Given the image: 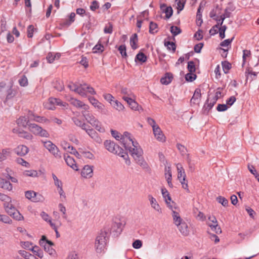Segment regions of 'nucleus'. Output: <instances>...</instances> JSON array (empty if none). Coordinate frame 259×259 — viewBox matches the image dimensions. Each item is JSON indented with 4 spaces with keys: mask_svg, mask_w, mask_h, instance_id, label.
I'll use <instances>...</instances> for the list:
<instances>
[{
    "mask_svg": "<svg viewBox=\"0 0 259 259\" xmlns=\"http://www.w3.org/2000/svg\"><path fill=\"white\" fill-rule=\"evenodd\" d=\"M112 136L117 140L120 141L124 148L128 150L136 162L143 168L147 167V163L143 157V151L139 143L134 141L128 132L123 135L116 131H111Z\"/></svg>",
    "mask_w": 259,
    "mask_h": 259,
    "instance_id": "obj_1",
    "label": "nucleus"
},
{
    "mask_svg": "<svg viewBox=\"0 0 259 259\" xmlns=\"http://www.w3.org/2000/svg\"><path fill=\"white\" fill-rule=\"evenodd\" d=\"M104 144L108 151L122 157L126 165H130L131 164V162L127 153L124 152L118 145L110 140H106Z\"/></svg>",
    "mask_w": 259,
    "mask_h": 259,
    "instance_id": "obj_2",
    "label": "nucleus"
},
{
    "mask_svg": "<svg viewBox=\"0 0 259 259\" xmlns=\"http://www.w3.org/2000/svg\"><path fill=\"white\" fill-rule=\"evenodd\" d=\"M108 239V232L105 230H101L95 241L94 248L97 253H101L104 251Z\"/></svg>",
    "mask_w": 259,
    "mask_h": 259,
    "instance_id": "obj_3",
    "label": "nucleus"
},
{
    "mask_svg": "<svg viewBox=\"0 0 259 259\" xmlns=\"http://www.w3.org/2000/svg\"><path fill=\"white\" fill-rule=\"evenodd\" d=\"M28 130L36 136L45 138H48L50 136V134L46 130L35 123H30L28 124Z\"/></svg>",
    "mask_w": 259,
    "mask_h": 259,
    "instance_id": "obj_4",
    "label": "nucleus"
},
{
    "mask_svg": "<svg viewBox=\"0 0 259 259\" xmlns=\"http://www.w3.org/2000/svg\"><path fill=\"white\" fill-rule=\"evenodd\" d=\"M88 85L85 84L82 85L80 84L78 85L76 83L70 82L68 85V88L72 91H73L81 96H86L88 92L86 89V87Z\"/></svg>",
    "mask_w": 259,
    "mask_h": 259,
    "instance_id": "obj_5",
    "label": "nucleus"
},
{
    "mask_svg": "<svg viewBox=\"0 0 259 259\" xmlns=\"http://www.w3.org/2000/svg\"><path fill=\"white\" fill-rule=\"evenodd\" d=\"M44 147L47 149L50 153L54 155V156L57 158L61 157V154L58 147L54 144L51 141H42Z\"/></svg>",
    "mask_w": 259,
    "mask_h": 259,
    "instance_id": "obj_6",
    "label": "nucleus"
},
{
    "mask_svg": "<svg viewBox=\"0 0 259 259\" xmlns=\"http://www.w3.org/2000/svg\"><path fill=\"white\" fill-rule=\"evenodd\" d=\"M122 99L125 101L130 106L131 109L135 111H140L142 110V108L138 103L133 100L132 98L123 96Z\"/></svg>",
    "mask_w": 259,
    "mask_h": 259,
    "instance_id": "obj_7",
    "label": "nucleus"
},
{
    "mask_svg": "<svg viewBox=\"0 0 259 259\" xmlns=\"http://www.w3.org/2000/svg\"><path fill=\"white\" fill-rule=\"evenodd\" d=\"M86 133L92 138L94 142L100 144L102 142L101 138L99 136L96 131L91 126L87 130Z\"/></svg>",
    "mask_w": 259,
    "mask_h": 259,
    "instance_id": "obj_8",
    "label": "nucleus"
},
{
    "mask_svg": "<svg viewBox=\"0 0 259 259\" xmlns=\"http://www.w3.org/2000/svg\"><path fill=\"white\" fill-rule=\"evenodd\" d=\"M86 133L92 138L94 142L100 144L102 142L101 138L99 136L96 131L91 126L87 130Z\"/></svg>",
    "mask_w": 259,
    "mask_h": 259,
    "instance_id": "obj_9",
    "label": "nucleus"
},
{
    "mask_svg": "<svg viewBox=\"0 0 259 259\" xmlns=\"http://www.w3.org/2000/svg\"><path fill=\"white\" fill-rule=\"evenodd\" d=\"M153 134L156 140L163 142L165 141V137L158 125H154L153 129Z\"/></svg>",
    "mask_w": 259,
    "mask_h": 259,
    "instance_id": "obj_10",
    "label": "nucleus"
},
{
    "mask_svg": "<svg viewBox=\"0 0 259 259\" xmlns=\"http://www.w3.org/2000/svg\"><path fill=\"white\" fill-rule=\"evenodd\" d=\"M28 117L30 120H34L39 123H48L50 122V120L47 118L45 117L35 115L30 111H28Z\"/></svg>",
    "mask_w": 259,
    "mask_h": 259,
    "instance_id": "obj_11",
    "label": "nucleus"
},
{
    "mask_svg": "<svg viewBox=\"0 0 259 259\" xmlns=\"http://www.w3.org/2000/svg\"><path fill=\"white\" fill-rule=\"evenodd\" d=\"M93 166L89 165H85L81 170V175L82 177L86 179L92 178L93 175Z\"/></svg>",
    "mask_w": 259,
    "mask_h": 259,
    "instance_id": "obj_12",
    "label": "nucleus"
},
{
    "mask_svg": "<svg viewBox=\"0 0 259 259\" xmlns=\"http://www.w3.org/2000/svg\"><path fill=\"white\" fill-rule=\"evenodd\" d=\"M72 120L75 125H76L77 126L80 127L85 132H87V130H88V128H90L91 127L90 125L87 124L86 123L81 120L77 117H73L72 118Z\"/></svg>",
    "mask_w": 259,
    "mask_h": 259,
    "instance_id": "obj_13",
    "label": "nucleus"
},
{
    "mask_svg": "<svg viewBox=\"0 0 259 259\" xmlns=\"http://www.w3.org/2000/svg\"><path fill=\"white\" fill-rule=\"evenodd\" d=\"M148 199L150 202L151 207H152L156 211L161 212V210L160 206L158 203L156 199L154 198L151 194L148 195Z\"/></svg>",
    "mask_w": 259,
    "mask_h": 259,
    "instance_id": "obj_14",
    "label": "nucleus"
},
{
    "mask_svg": "<svg viewBox=\"0 0 259 259\" xmlns=\"http://www.w3.org/2000/svg\"><path fill=\"white\" fill-rule=\"evenodd\" d=\"M64 158L66 164L69 166H70L75 170H78V166L75 163V160L72 157H70L69 155L65 154L64 155Z\"/></svg>",
    "mask_w": 259,
    "mask_h": 259,
    "instance_id": "obj_15",
    "label": "nucleus"
},
{
    "mask_svg": "<svg viewBox=\"0 0 259 259\" xmlns=\"http://www.w3.org/2000/svg\"><path fill=\"white\" fill-rule=\"evenodd\" d=\"M30 120L28 117V113L27 114V116H23L20 117L17 120V123L19 126H21L23 127H26L27 126H28V124L30 123L29 121Z\"/></svg>",
    "mask_w": 259,
    "mask_h": 259,
    "instance_id": "obj_16",
    "label": "nucleus"
},
{
    "mask_svg": "<svg viewBox=\"0 0 259 259\" xmlns=\"http://www.w3.org/2000/svg\"><path fill=\"white\" fill-rule=\"evenodd\" d=\"M201 90L199 89H196L194 93L193 96L191 99V103L194 104H198L201 99Z\"/></svg>",
    "mask_w": 259,
    "mask_h": 259,
    "instance_id": "obj_17",
    "label": "nucleus"
},
{
    "mask_svg": "<svg viewBox=\"0 0 259 259\" xmlns=\"http://www.w3.org/2000/svg\"><path fill=\"white\" fill-rule=\"evenodd\" d=\"M28 148L23 145H19L15 149V152L20 156L25 155L28 152Z\"/></svg>",
    "mask_w": 259,
    "mask_h": 259,
    "instance_id": "obj_18",
    "label": "nucleus"
},
{
    "mask_svg": "<svg viewBox=\"0 0 259 259\" xmlns=\"http://www.w3.org/2000/svg\"><path fill=\"white\" fill-rule=\"evenodd\" d=\"M4 208L6 212L10 216H11L13 212L17 209L12 204V202H9L4 203Z\"/></svg>",
    "mask_w": 259,
    "mask_h": 259,
    "instance_id": "obj_19",
    "label": "nucleus"
},
{
    "mask_svg": "<svg viewBox=\"0 0 259 259\" xmlns=\"http://www.w3.org/2000/svg\"><path fill=\"white\" fill-rule=\"evenodd\" d=\"M161 193L164 200L167 204V206L172 209V205L170 204L171 201V197L167 190L165 188L161 189Z\"/></svg>",
    "mask_w": 259,
    "mask_h": 259,
    "instance_id": "obj_20",
    "label": "nucleus"
},
{
    "mask_svg": "<svg viewBox=\"0 0 259 259\" xmlns=\"http://www.w3.org/2000/svg\"><path fill=\"white\" fill-rule=\"evenodd\" d=\"M165 177L168 184V186L172 188L173 187V185L171 183L172 175L171 169L169 166L165 167Z\"/></svg>",
    "mask_w": 259,
    "mask_h": 259,
    "instance_id": "obj_21",
    "label": "nucleus"
},
{
    "mask_svg": "<svg viewBox=\"0 0 259 259\" xmlns=\"http://www.w3.org/2000/svg\"><path fill=\"white\" fill-rule=\"evenodd\" d=\"M160 9L165 13L166 19H169L172 16L173 10L171 7H167L166 5L163 4L161 5Z\"/></svg>",
    "mask_w": 259,
    "mask_h": 259,
    "instance_id": "obj_22",
    "label": "nucleus"
},
{
    "mask_svg": "<svg viewBox=\"0 0 259 259\" xmlns=\"http://www.w3.org/2000/svg\"><path fill=\"white\" fill-rule=\"evenodd\" d=\"M180 232L184 236H187L189 234V230L187 224L185 222L180 223L179 226H177Z\"/></svg>",
    "mask_w": 259,
    "mask_h": 259,
    "instance_id": "obj_23",
    "label": "nucleus"
},
{
    "mask_svg": "<svg viewBox=\"0 0 259 259\" xmlns=\"http://www.w3.org/2000/svg\"><path fill=\"white\" fill-rule=\"evenodd\" d=\"M91 126L100 133H103L106 131L105 128L103 126L102 123L98 119L95 122L93 123Z\"/></svg>",
    "mask_w": 259,
    "mask_h": 259,
    "instance_id": "obj_24",
    "label": "nucleus"
},
{
    "mask_svg": "<svg viewBox=\"0 0 259 259\" xmlns=\"http://www.w3.org/2000/svg\"><path fill=\"white\" fill-rule=\"evenodd\" d=\"M90 103L95 107L98 108L99 110H103L104 105L100 103L94 97H90L89 99Z\"/></svg>",
    "mask_w": 259,
    "mask_h": 259,
    "instance_id": "obj_25",
    "label": "nucleus"
},
{
    "mask_svg": "<svg viewBox=\"0 0 259 259\" xmlns=\"http://www.w3.org/2000/svg\"><path fill=\"white\" fill-rule=\"evenodd\" d=\"M40 245L44 247V250L48 252L50 255L55 256L56 252L55 250L51 246L46 245L44 244H39Z\"/></svg>",
    "mask_w": 259,
    "mask_h": 259,
    "instance_id": "obj_26",
    "label": "nucleus"
},
{
    "mask_svg": "<svg viewBox=\"0 0 259 259\" xmlns=\"http://www.w3.org/2000/svg\"><path fill=\"white\" fill-rule=\"evenodd\" d=\"M11 152L10 149H3L0 152V162L5 160L8 157L10 156Z\"/></svg>",
    "mask_w": 259,
    "mask_h": 259,
    "instance_id": "obj_27",
    "label": "nucleus"
},
{
    "mask_svg": "<svg viewBox=\"0 0 259 259\" xmlns=\"http://www.w3.org/2000/svg\"><path fill=\"white\" fill-rule=\"evenodd\" d=\"M172 79V75L170 73H167L165 74L164 77H163L160 79V82L162 84L167 85L171 82Z\"/></svg>",
    "mask_w": 259,
    "mask_h": 259,
    "instance_id": "obj_28",
    "label": "nucleus"
},
{
    "mask_svg": "<svg viewBox=\"0 0 259 259\" xmlns=\"http://www.w3.org/2000/svg\"><path fill=\"white\" fill-rule=\"evenodd\" d=\"M68 101L70 102L71 104L78 109H80L84 104L83 102L73 98H70Z\"/></svg>",
    "mask_w": 259,
    "mask_h": 259,
    "instance_id": "obj_29",
    "label": "nucleus"
},
{
    "mask_svg": "<svg viewBox=\"0 0 259 259\" xmlns=\"http://www.w3.org/2000/svg\"><path fill=\"white\" fill-rule=\"evenodd\" d=\"M172 215L175 224L177 226H179V225H180V223L183 222L179 213L178 212L172 210Z\"/></svg>",
    "mask_w": 259,
    "mask_h": 259,
    "instance_id": "obj_30",
    "label": "nucleus"
},
{
    "mask_svg": "<svg viewBox=\"0 0 259 259\" xmlns=\"http://www.w3.org/2000/svg\"><path fill=\"white\" fill-rule=\"evenodd\" d=\"M17 134L20 137L27 140H32L33 138V136L31 134L23 130L18 131Z\"/></svg>",
    "mask_w": 259,
    "mask_h": 259,
    "instance_id": "obj_31",
    "label": "nucleus"
},
{
    "mask_svg": "<svg viewBox=\"0 0 259 259\" xmlns=\"http://www.w3.org/2000/svg\"><path fill=\"white\" fill-rule=\"evenodd\" d=\"M35 255H37L40 258H42L44 256V253L41 249L38 246H35L30 249Z\"/></svg>",
    "mask_w": 259,
    "mask_h": 259,
    "instance_id": "obj_32",
    "label": "nucleus"
},
{
    "mask_svg": "<svg viewBox=\"0 0 259 259\" xmlns=\"http://www.w3.org/2000/svg\"><path fill=\"white\" fill-rule=\"evenodd\" d=\"M138 35L136 33L133 34L130 38V44L131 47L134 50L137 48V44L138 42Z\"/></svg>",
    "mask_w": 259,
    "mask_h": 259,
    "instance_id": "obj_33",
    "label": "nucleus"
},
{
    "mask_svg": "<svg viewBox=\"0 0 259 259\" xmlns=\"http://www.w3.org/2000/svg\"><path fill=\"white\" fill-rule=\"evenodd\" d=\"M1 188L8 191H11L13 189V186L10 182L4 179Z\"/></svg>",
    "mask_w": 259,
    "mask_h": 259,
    "instance_id": "obj_34",
    "label": "nucleus"
},
{
    "mask_svg": "<svg viewBox=\"0 0 259 259\" xmlns=\"http://www.w3.org/2000/svg\"><path fill=\"white\" fill-rule=\"evenodd\" d=\"M114 108L118 111H123L124 109V106L117 100L113 101V102L112 104Z\"/></svg>",
    "mask_w": 259,
    "mask_h": 259,
    "instance_id": "obj_35",
    "label": "nucleus"
},
{
    "mask_svg": "<svg viewBox=\"0 0 259 259\" xmlns=\"http://www.w3.org/2000/svg\"><path fill=\"white\" fill-rule=\"evenodd\" d=\"M0 222H2L5 224H12V220L10 219V218L6 215V214H2L0 213Z\"/></svg>",
    "mask_w": 259,
    "mask_h": 259,
    "instance_id": "obj_36",
    "label": "nucleus"
},
{
    "mask_svg": "<svg viewBox=\"0 0 259 259\" xmlns=\"http://www.w3.org/2000/svg\"><path fill=\"white\" fill-rule=\"evenodd\" d=\"M84 118L91 125L97 119V118L92 113L89 115H85Z\"/></svg>",
    "mask_w": 259,
    "mask_h": 259,
    "instance_id": "obj_37",
    "label": "nucleus"
},
{
    "mask_svg": "<svg viewBox=\"0 0 259 259\" xmlns=\"http://www.w3.org/2000/svg\"><path fill=\"white\" fill-rule=\"evenodd\" d=\"M23 174V175L26 177H31L34 178L38 176L37 171L35 170H25Z\"/></svg>",
    "mask_w": 259,
    "mask_h": 259,
    "instance_id": "obj_38",
    "label": "nucleus"
},
{
    "mask_svg": "<svg viewBox=\"0 0 259 259\" xmlns=\"http://www.w3.org/2000/svg\"><path fill=\"white\" fill-rule=\"evenodd\" d=\"M93 53H102L104 51V46L101 44L100 41H99L98 44L93 49Z\"/></svg>",
    "mask_w": 259,
    "mask_h": 259,
    "instance_id": "obj_39",
    "label": "nucleus"
},
{
    "mask_svg": "<svg viewBox=\"0 0 259 259\" xmlns=\"http://www.w3.org/2000/svg\"><path fill=\"white\" fill-rule=\"evenodd\" d=\"M139 61L142 63H144L147 61L146 56L143 53H138L135 58V61Z\"/></svg>",
    "mask_w": 259,
    "mask_h": 259,
    "instance_id": "obj_40",
    "label": "nucleus"
},
{
    "mask_svg": "<svg viewBox=\"0 0 259 259\" xmlns=\"http://www.w3.org/2000/svg\"><path fill=\"white\" fill-rule=\"evenodd\" d=\"M223 71L227 74L229 72V70L231 68V64L228 61H223L222 62Z\"/></svg>",
    "mask_w": 259,
    "mask_h": 259,
    "instance_id": "obj_41",
    "label": "nucleus"
},
{
    "mask_svg": "<svg viewBox=\"0 0 259 259\" xmlns=\"http://www.w3.org/2000/svg\"><path fill=\"white\" fill-rule=\"evenodd\" d=\"M11 217H13L14 219L18 221L23 220L24 219L23 216L18 210L13 212Z\"/></svg>",
    "mask_w": 259,
    "mask_h": 259,
    "instance_id": "obj_42",
    "label": "nucleus"
},
{
    "mask_svg": "<svg viewBox=\"0 0 259 259\" xmlns=\"http://www.w3.org/2000/svg\"><path fill=\"white\" fill-rule=\"evenodd\" d=\"M50 102L54 103L55 105L62 106L64 107H66L67 105L65 102H63L60 99L54 98H50Z\"/></svg>",
    "mask_w": 259,
    "mask_h": 259,
    "instance_id": "obj_43",
    "label": "nucleus"
},
{
    "mask_svg": "<svg viewBox=\"0 0 259 259\" xmlns=\"http://www.w3.org/2000/svg\"><path fill=\"white\" fill-rule=\"evenodd\" d=\"M80 109H81V114L84 118H85V115H89L91 113L89 111L90 109L89 106L88 105L85 104L84 103Z\"/></svg>",
    "mask_w": 259,
    "mask_h": 259,
    "instance_id": "obj_44",
    "label": "nucleus"
},
{
    "mask_svg": "<svg viewBox=\"0 0 259 259\" xmlns=\"http://www.w3.org/2000/svg\"><path fill=\"white\" fill-rule=\"evenodd\" d=\"M39 244H44L51 246H53L54 245L53 242L47 240L46 237L45 236H42L41 239L39 240Z\"/></svg>",
    "mask_w": 259,
    "mask_h": 259,
    "instance_id": "obj_45",
    "label": "nucleus"
},
{
    "mask_svg": "<svg viewBox=\"0 0 259 259\" xmlns=\"http://www.w3.org/2000/svg\"><path fill=\"white\" fill-rule=\"evenodd\" d=\"M177 147L182 155H187V149L184 145L181 144H177Z\"/></svg>",
    "mask_w": 259,
    "mask_h": 259,
    "instance_id": "obj_46",
    "label": "nucleus"
},
{
    "mask_svg": "<svg viewBox=\"0 0 259 259\" xmlns=\"http://www.w3.org/2000/svg\"><path fill=\"white\" fill-rule=\"evenodd\" d=\"M157 24L153 22H151L149 25V32L154 34L157 31Z\"/></svg>",
    "mask_w": 259,
    "mask_h": 259,
    "instance_id": "obj_47",
    "label": "nucleus"
},
{
    "mask_svg": "<svg viewBox=\"0 0 259 259\" xmlns=\"http://www.w3.org/2000/svg\"><path fill=\"white\" fill-rule=\"evenodd\" d=\"M209 226L211 228L212 230L217 234L221 233L222 232L221 229L218 225V223L215 224H209Z\"/></svg>",
    "mask_w": 259,
    "mask_h": 259,
    "instance_id": "obj_48",
    "label": "nucleus"
},
{
    "mask_svg": "<svg viewBox=\"0 0 259 259\" xmlns=\"http://www.w3.org/2000/svg\"><path fill=\"white\" fill-rule=\"evenodd\" d=\"M164 45L167 47L169 50H171L172 52H175L176 51V47L174 42L170 41L165 42Z\"/></svg>",
    "mask_w": 259,
    "mask_h": 259,
    "instance_id": "obj_49",
    "label": "nucleus"
},
{
    "mask_svg": "<svg viewBox=\"0 0 259 259\" xmlns=\"http://www.w3.org/2000/svg\"><path fill=\"white\" fill-rule=\"evenodd\" d=\"M45 200L44 196L39 193L35 192V195H34V198L32 199L33 202H42Z\"/></svg>",
    "mask_w": 259,
    "mask_h": 259,
    "instance_id": "obj_50",
    "label": "nucleus"
},
{
    "mask_svg": "<svg viewBox=\"0 0 259 259\" xmlns=\"http://www.w3.org/2000/svg\"><path fill=\"white\" fill-rule=\"evenodd\" d=\"M121 93L124 95H126V97L131 98L134 96L132 92L126 88H122L121 89Z\"/></svg>",
    "mask_w": 259,
    "mask_h": 259,
    "instance_id": "obj_51",
    "label": "nucleus"
},
{
    "mask_svg": "<svg viewBox=\"0 0 259 259\" xmlns=\"http://www.w3.org/2000/svg\"><path fill=\"white\" fill-rule=\"evenodd\" d=\"M44 107L49 110H54L55 108V104L50 102V98H49L47 102L44 103Z\"/></svg>",
    "mask_w": 259,
    "mask_h": 259,
    "instance_id": "obj_52",
    "label": "nucleus"
},
{
    "mask_svg": "<svg viewBox=\"0 0 259 259\" xmlns=\"http://www.w3.org/2000/svg\"><path fill=\"white\" fill-rule=\"evenodd\" d=\"M0 200L4 203L12 202V199L9 196L1 193H0Z\"/></svg>",
    "mask_w": 259,
    "mask_h": 259,
    "instance_id": "obj_53",
    "label": "nucleus"
},
{
    "mask_svg": "<svg viewBox=\"0 0 259 259\" xmlns=\"http://www.w3.org/2000/svg\"><path fill=\"white\" fill-rule=\"evenodd\" d=\"M217 201L224 206H227L228 204V201L224 197L219 196L217 198Z\"/></svg>",
    "mask_w": 259,
    "mask_h": 259,
    "instance_id": "obj_54",
    "label": "nucleus"
},
{
    "mask_svg": "<svg viewBox=\"0 0 259 259\" xmlns=\"http://www.w3.org/2000/svg\"><path fill=\"white\" fill-rule=\"evenodd\" d=\"M221 27L219 28V35H220V37L223 39L224 38H225V32L227 29V26L226 25H220Z\"/></svg>",
    "mask_w": 259,
    "mask_h": 259,
    "instance_id": "obj_55",
    "label": "nucleus"
},
{
    "mask_svg": "<svg viewBox=\"0 0 259 259\" xmlns=\"http://www.w3.org/2000/svg\"><path fill=\"white\" fill-rule=\"evenodd\" d=\"M113 31V25L111 23H108L107 25L105 26L104 29V32L105 33L111 34Z\"/></svg>",
    "mask_w": 259,
    "mask_h": 259,
    "instance_id": "obj_56",
    "label": "nucleus"
},
{
    "mask_svg": "<svg viewBox=\"0 0 259 259\" xmlns=\"http://www.w3.org/2000/svg\"><path fill=\"white\" fill-rule=\"evenodd\" d=\"M59 208L60 211L63 214V215H62L63 218L66 219L67 218V214L66 212V209L65 207L62 204L60 203L59 204Z\"/></svg>",
    "mask_w": 259,
    "mask_h": 259,
    "instance_id": "obj_57",
    "label": "nucleus"
},
{
    "mask_svg": "<svg viewBox=\"0 0 259 259\" xmlns=\"http://www.w3.org/2000/svg\"><path fill=\"white\" fill-rule=\"evenodd\" d=\"M188 69L189 71L191 73H194L195 72V63L193 61H190L188 63Z\"/></svg>",
    "mask_w": 259,
    "mask_h": 259,
    "instance_id": "obj_58",
    "label": "nucleus"
},
{
    "mask_svg": "<svg viewBox=\"0 0 259 259\" xmlns=\"http://www.w3.org/2000/svg\"><path fill=\"white\" fill-rule=\"evenodd\" d=\"M118 50L123 57H126L127 54L126 52V47L125 45H121L118 48Z\"/></svg>",
    "mask_w": 259,
    "mask_h": 259,
    "instance_id": "obj_59",
    "label": "nucleus"
},
{
    "mask_svg": "<svg viewBox=\"0 0 259 259\" xmlns=\"http://www.w3.org/2000/svg\"><path fill=\"white\" fill-rule=\"evenodd\" d=\"M19 84L22 87L27 86L28 84V80L27 77L23 75L19 80Z\"/></svg>",
    "mask_w": 259,
    "mask_h": 259,
    "instance_id": "obj_60",
    "label": "nucleus"
},
{
    "mask_svg": "<svg viewBox=\"0 0 259 259\" xmlns=\"http://www.w3.org/2000/svg\"><path fill=\"white\" fill-rule=\"evenodd\" d=\"M170 32L174 36H176L181 33V29L177 26H172L170 27Z\"/></svg>",
    "mask_w": 259,
    "mask_h": 259,
    "instance_id": "obj_61",
    "label": "nucleus"
},
{
    "mask_svg": "<svg viewBox=\"0 0 259 259\" xmlns=\"http://www.w3.org/2000/svg\"><path fill=\"white\" fill-rule=\"evenodd\" d=\"M81 154L85 158H89L90 159H93L94 158V155L90 151H82Z\"/></svg>",
    "mask_w": 259,
    "mask_h": 259,
    "instance_id": "obj_62",
    "label": "nucleus"
},
{
    "mask_svg": "<svg viewBox=\"0 0 259 259\" xmlns=\"http://www.w3.org/2000/svg\"><path fill=\"white\" fill-rule=\"evenodd\" d=\"M196 77V74L190 72L189 73H187L185 76L186 80L189 81H192L195 79Z\"/></svg>",
    "mask_w": 259,
    "mask_h": 259,
    "instance_id": "obj_63",
    "label": "nucleus"
},
{
    "mask_svg": "<svg viewBox=\"0 0 259 259\" xmlns=\"http://www.w3.org/2000/svg\"><path fill=\"white\" fill-rule=\"evenodd\" d=\"M54 88L57 90L61 91L64 89V85L62 82L56 81L54 84Z\"/></svg>",
    "mask_w": 259,
    "mask_h": 259,
    "instance_id": "obj_64",
    "label": "nucleus"
}]
</instances>
